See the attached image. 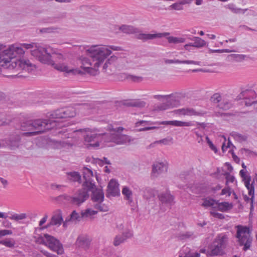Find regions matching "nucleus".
<instances>
[{"mask_svg": "<svg viewBox=\"0 0 257 257\" xmlns=\"http://www.w3.org/2000/svg\"><path fill=\"white\" fill-rule=\"evenodd\" d=\"M90 240L86 235H80L78 236L76 241V245L85 250L89 248L90 245Z\"/></svg>", "mask_w": 257, "mask_h": 257, "instance_id": "14", "label": "nucleus"}, {"mask_svg": "<svg viewBox=\"0 0 257 257\" xmlns=\"http://www.w3.org/2000/svg\"><path fill=\"white\" fill-rule=\"evenodd\" d=\"M108 129L113 132V133L110 135V142H114L117 144H123L127 141V136L120 133L123 130V127L119 126L114 128L112 125H109L108 126Z\"/></svg>", "mask_w": 257, "mask_h": 257, "instance_id": "6", "label": "nucleus"}, {"mask_svg": "<svg viewBox=\"0 0 257 257\" xmlns=\"http://www.w3.org/2000/svg\"><path fill=\"white\" fill-rule=\"evenodd\" d=\"M144 197L146 199H149L155 196L157 191L150 187H146L144 191Z\"/></svg>", "mask_w": 257, "mask_h": 257, "instance_id": "26", "label": "nucleus"}, {"mask_svg": "<svg viewBox=\"0 0 257 257\" xmlns=\"http://www.w3.org/2000/svg\"><path fill=\"white\" fill-rule=\"evenodd\" d=\"M217 202L216 203L217 206H214V208H217L219 211H226L231 207V206H230L228 202H223L219 203L218 201H217Z\"/></svg>", "mask_w": 257, "mask_h": 257, "instance_id": "27", "label": "nucleus"}, {"mask_svg": "<svg viewBox=\"0 0 257 257\" xmlns=\"http://www.w3.org/2000/svg\"><path fill=\"white\" fill-rule=\"evenodd\" d=\"M146 102L144 101H134V107H144L146 105Z\"/></svg>", "mask_w": 257, "mask_h": 257, "instance_id": "54", "label": "nucleus"}, {"mask_svg": "<svg viewBox=\"0 0 257 257\" xmlns=\"http://www.w3.org/2000/svg\"><path fill=\"white\" fill-rule=\"evenodd\" d=\"M160 201L162 204L171 206L173 204L174 197L169 192L163 193L158 196Z\"/></svg>", "mask_w": 257, "mask_h": 257, "instance_id": "18", "label": "nucleus"}, {"mask_svg": "<svg viewBox=\"0 0 257 257\" xmlns=\"http://www.w3.org/2000/svg\"><path fill=\"white\" fill-rule=\"evenodd\" d=\"M189 1H180L170 5L168 10H181L183 9V6L185 4H189Z\"/></svg>", "mask_w": 257, "mask_h": 257, "instance_id": "30", "label": "nucleus"}, {"mask_svg": "<svg viewBox=\"0 0 257 257\" xmlns=\"http://www.w3.org/2000/svg\"><path fill=\"white\" fill-rule=\"evenodd\" d=\"M233 59L237 62H241L243 61L247 56L243 54H233L230 55Z\"/></svg>", "mask_w": 257, "mask_h": 257, "instance_id": "45", "label": "nucleus"}, {"mask_svg": "<svg viewBox=\"0 0 257 257\" xmlns=\"http://www.w3.org/2000/svg\"><path fill=\"white\" fill-rule=\"evenodd\" d=\"M196 237L193 232L186 231L178 234L177 237L180 240H187L190 239H194Z\"/></svg>", "mask_w": 257, "mask_h": 257, "instance_id": "25", "label": "nucleus"}, {"mask_svg": "<svg viewBox=\"0 0 257 257\" xmlns=\"http://www.w3.org/2000/svg\"><path fill=\"white\" fill-rule=\"evenodd\" d=\"M67 179L72 182H77L80 184L81 183V176L78 172L73 171L67 172Z\"/></svg>", "mask_w": 257, "mask_h": 257, "instance_id": "23", "label": "nucleus"}, {"mask_svg": "<svg viewBox=\"0 0 257 257\" xmlns=\"http://www.w3.org/2000/svg\"><path fill=\"white\" fill-rule=\"evenodd\" d=\"M226 8L229 9L232 12L235 14L243 13L244 14L247 9H240L236 8L233 4H230L225 7Z\"/></svg>", "mask_w": 257, "mask_h": 257, "instance_id": "32", "label": "nucleus"}, {"mask_svg": "<svg viewBox=\"0 0 257 257\" xmlns=\"http://www.w3.org/2000/svg\"><path fill=\"white\" fill-rule=\"evenodd\" d=\"M63 220L62 211L60 209H58L56 211L54 214L52 216L50 222L42 228H47L51 225L59 226L61 224Z\"/></svg>", "mask_w": 257, "mask_h": 257, "instance_id": "12", "label": "nucleus"}, {"mask_svg": "<svg viewBox=\"0 0 257 257\" xmlns=\"http://www.w3.org/2000/svg\"><path fill=\"white\" fill-rule=\"evenodd\" d=\"M228 241V237L225 234H218L210 245L209 250L207 252V256H215L222 255L224 253Z\"/></svg>", "mask_w": 257, "mask_h": 257, "instance_id": "4", "label": "nucleus"}, {"mask_svg": "<svg viewBox=\"0 0 257 257\" xmlns=\"http://www.w3.org/2000/svg\"><path fill=\"white\" fill-rule=\"evenodd\" d=\"M216 203H217V200H214L212 198H209L208 199L207 198H205V199H204V201H203V203L201 204V205L205 207H211V206L212 207L215 204H216Z\"/></svg>", "mask_w": 257, "mask_h": 257, "instance_id": "39", "label": "nucleus"}, {"mask_svg": "<svg viewBox=\"0 0 257 257\" xmlns=\"http://www.w3.org/2000/svg\"><path fill=\"white\" fill-rule=\"evenodd\" d=\"M36 242L40 244L44 245L45 246H47V240H46V238H45L44 236H39L37 238Z\"/></svg>", "mask_w": 257, "mask_h": 257, "instance_id": "53", "label": "nucleus"}, {"mask_svg": "<svg viewBox=\"0 0 257 257\" xmlns=\"http://www.w3.org/2000/svg\"><path fill=\"white\" fill-rule=\"evenodd\" d=\"M128 75H129V74L125 73H120L119 75V79H120L121 80H125V79L128 80Z\"/></svg>", "mask_w": 257, "mask_h": 257, "instance_id": "62", "label": "nucleus"}, {"mask_svg": "<svg viewBox=\"0 0 257 257\" xmlns=\"http://www.w3.org/2000/svg\"><path fill=\"white\" fill-rule=\"evenodd\" d=\"M251 243V239H247V240L245 241V243L243 244L244 245V247L243 248V250L246 251V250L249 249Z\"/></svg>", "mask_w": 257, "mask_h": 257, "instance_id": "57", "label": "nucleus"}, {"mask_svg": "<svg viewBox=\"0 0 257 257\" xmlns=\"http://www.w3.org/2000/svg\"><path fill=\"white\" fill-rule=\"evenodd\" d=\"M210 101L213 103H219L222 100V97L219 93H214L211 97Z\"/></svg>", "mask_w": 257, "mask_h": 257, "instance_id": "43", "label": "nucleus"}, {"mask_svg": "<svg viewBox=\"0 0 257 257\" xmlns=\"http://www.w3.org/2000/svg\"><path fill=\"white\" fill-rule=\"evenodd\" d=\"M120 195V190L119 189V184L114 180L111 179L109 182L106 190V196L107 197L110 196L115 197Z\"/></svg>", "mask_w": 257, "mask_h": 257, "instance_id": "10", "label": "nucleus"}, {"mask_svg": "<svg viewBox=\"0 0 257 257\" xmlns=\"http://www.w3.org/2000/svg\"><path fill=\"white\" fill-rule=\"evenodd\" d=\"M182 114L188 115H196L202 116L207 113L206 111L200 110L196 111L192 108H183L178 110Z\"/></svg>", "mask_w": 257, "mask_h": 257, "instance_id": "19", "label": "nucleus"}, {"mask_svg": "<svg viewBox=\"0 0 257 257\" xmlns=\"http://www.w3.org/2000/svg\"><path fill=\"white\" fill-rule=\"evenodd\" d=\"M122 193L125 196V199L128 200L130 202H132L133 201V193L128 187L126 186L124 187L122 190Z\"/></svg>", "mask_w": 257, "mask_h": 257, "instance_id": "31", "label": "nucleus"}, {"mask_svg": "<svg viewBox=\"0 0 257 257\" xmlns=\"http://www.w3.org/2000/svg\"><path fill=\"white\" fill-rule=\"evenodd\" d=\"M209 148L213 151L215 153H216L217 152V149L216 147L213 144L212 142L211 141H208V143H207Z\"/></svg>", "mask_w": 257, "mask_h": 257, "instance_id": "63", "label": "nucleus"}, {"mask_svg": "<svg viewBox=\"0 0 257 257\" xmlns=\"http://www.w3.org/2000/svg\"><path fill=\"white\" fill-rule=\"evenodd\" d=\"M76 115L74 108L63 107L47 113L48 119H37L24 122L21 129L24 131H31L24 133L26 136H33L50 130L56 126L55 119L73 117Z\"/></svg>", "mask_w": 257, "mask_h": 257, "instance_id": "2", "label": "nucleus"}, {"mask_svg": "<svg viewBox=\"0 0 257 257\" xmlns=\"http://www.w3.org/2000/svg\"><path fill=\"white\" fill-rule=\"evenodd\" d=\"M100 134H88L84 136L85 144L88 149L96 148L99 146V140L101 138Z\"/></svg>", "mask_w": 257, "mask_h": 257, "instance_id": "9", "label": "nucleus"}, {"mask_svg": "<svg viewBox=\"0 0 257 257\" xmlns=\"http://www.w3.org/2000/svg\"><path fill=\"white\" fill-rule=\"evenodd\" d=\"M136 38L137 39L141 40L144 42L147 41V34L141 33L139 30V32L136 35Z\"/></svg>", "mask_w": 257, "mask_h": 257, "instance_id": "48", "label": "nucleus"}, {"mask_svg": "<svg viewBox=\"0 0 257 257\" xmlns=\"http://www.w3.org/2000/svg\"><path fill=\"white\" fill-rule=\"evenodd\" d=\"M243 93L245 100L244 103L246 106H250L252 104H257V101H250V99H253L256 97V94L254 90H246Z\"/></svg>", "mask_w": 257, "mask_h": 257, "instance_id": "16", "label": "nucleus"}, {"mask_svg": "<svg viewBox=\"0 0 257 257\" xmlns=\"http://www.w3.org/2000/svg\"><path fill=\"white\" fill-rule=\"evenodd\" d=\"M210 53H230L232 52H234L235 51L230 50L228 49H217V50H213V49H210L209 50Z\"/></svg>", "mask_w": 257, "mask_h": 257, "instance_id": "50", "label": "nucleus"}, {"mask_svg": "<svg viewBox=\"0 0 257 257\" xmlns=\"http://www.w3.org/2000/svg\"><path fill=\"white\" fill-rule=\"evenodd\" d=\"M239 174L241 177L242 178L243 181L244 182V185L248 191V195L249 196H251L252 198H254V181H253L251 184L250 183L251 177L250 176H246L243 170H241L240 171Z\"/></svg>", "mask_w": 257, "mask_h": 257, "instance_id": "11", "label": "nucleus"}, {"mask_svg": "<svg viewBox=\"0 0 257 257\" xmlns=\"http://www.w3.org/2000/svg\"><path fill=\"white\" fill-rule=\"evenodd\" d=\"M47 240V246L52 250L55 251L58 254H62L64 252L63 245L60 241L47 233L44 234Z\"/></svg>", "mask_w": 257, "mask_h": 257, "instance_id": "7", "label": "nucleus"}, {"mask_svg": "<svg viewBox=\"0 0 257 257\" xmlns=\"http://www.w3.org/2000/svg\"><path fill=\"white\" fill-rule=\"evenodd\" d=\"M180 63L187 64H195L197 65H200V62L199 61H195L193 60H180Z\"/></svg>", "mask_w": 257, "mask_h": 257, "instance_id": "52", "label": "nucleus"}, {"mask_svg": "<svg viewBox=\"0 0 257 257\" xmlns=\"http://www.w3.org/2000/svg\"><path fill=\"white\" fill-rule=\"evenodd\" d=\"M200 255L199 252H195L190 254H187L184 255L185 257H200Z\"/></svg>", "mask_w": 257, "mask_h": 257, "instance_id": "64", "label": "nucleus"}, {"mask_svg": "<svg viewBox=\"0 0 257 257\" xmlns=\"http://www.w3.org/2000/svg\"><path fill=\"white\" fill-rule=\"evenodd\" d=\"M225 194H227L228 196H230L231 191L229 187L224 188L222 190L221 195H223Z\"/></svg>", "mask_w": 257, "mask_h": 257, "instance_id": "60", "label": "nucleus"}, {"mask_svg": "<svg viewBox=\"0 0 257 257\" xmlns=\"http://www.w3.org/2000/svg\"><path fill=\"white\" fill-rule=\"evenodd\" d=\"M232 136L238 142H242L246 141L247 137L245 135H242L237 133L233 132Z\"/></svg>", "mask_w": 257, "mask_h": 257, "instance_id": "40", "label": "nucleus"}, {"mask_svg": "<svg viewBox=\"0 0 257 257\" xmlns=\"http://www.w3.org/2000/svg\"><path fill=\"white\" fill-rule=\"evenodd\" d=\"M119 30L127 34H137L139 32V29L130 25H123L119 27Z\"/></svg>", "mask_w": 257, "mask_h": 257, "instance_id": "21", "label": "nucleus"}, {"mask_svg": "<svg viewBox=\"0 0 257 257\" xmlns=\"http://www.w3.org/2000/svg\"><path fill=\"white\" fill-rule=\"evenodd\" d=\"M13 233V232L11 230H0V238L2 237L7 235H11Z\"/></svg>", "mask_w": 257, "mask_h": 257, "instance_id": "55", "label": "nucleus"}, {"mask_svg": "<svg viewBox=\"0 0 257 257\" xmlns=\"http://www.w3.org/2000/svg\"><path fill=\"white\" fill-rule=\"evenodd\" d=\"M249 228L246 226H242L241 225L237 226V230L236 232V237H239L240 236H242L241 234L245 233H249Z\"/></svg>", "mask_w": 257, "mask_h": 257, "instance_id": "37", "label": "nucleus"}, {"mask_svg": "<svg viewBox=\"0 0 257 257\" xmlns=\"http://www.w3.org/2000/svg\"><path fill=\"white\" fill-rule=\"evenodd\" d=\"M21 138L19 135L11 136L8 141V145L12 149L18 148L20 143Z\"/></svg>", "mask_w": 257, "mask_h": 257, "instance_id": "22", "label": "nucleus"}, {"mask_svg": "<svg viewBox=\"0 0 257 257\" xmlns=\"http://www.w3.org/2000/svg\"><path fill=\"white\" fill-rule=\"evenodd\" d=\"M56 28L53 27L45 28L40 30L41 33H50L53 32Z\"/></svg>", "mask_w": 257, "mask_h": 257, "instance_id": "58", "label": "nucleus"}, {"mask_svg": "<svg viewBox=\"0 0 257 257\" xmlns=\"http://www.w3.org/2000/svg\"><path fill=\"white\" fill-rule=\"evenodd\" d=\"M217 106L223 110H227L232 107V104L228 100H223L220 103L218 104Z\"/></svg>", "mask_w": 257, "mask_h": 257, "instance_id": "33", "label": "nucleus"}, {"mask_svg": "<svg viewBox=\"0 0 257 257\" xmlns=\"http://www.w3.org/2000/svg\"><path fill=\"white\" fill-rule=\"evenodd\" d=\"M237 238L238 239L239 244L241 246L243 245V244L245 243V241L247 240V239H249L247 235H243L242 236H240Z\"/></svg>", "mask_w": 257, "mask_h": 257, "instance_id": "51", "label": "nucleus"}, {"mask_svg": "<svg viewBox=\"0 0 257 257\" xmlns=\"http://www.w3.org/2000/svg\"><path fill=\"white\" fill-rule=\"evenodd\" d=\"M121 235L124 239L126 240L127 239L130 238L133 236V231L128 229L123 232Z\"/></svg>", "mask_w": 257, "mask_h": 257, "instance_id": "49", "label": "nucleus"}, {"mask_svg": "<svg viewBox=\"0 0 257 257\" xmlns=\"http://www.w3.org/2000/svg\"><path fill=\"white\" fill-rule=\"evenodd\" d=\"M191 41H193V43H191L192 47L196 48H201L206 45V42L198 37H192V38H188Z\"/></svg>", "mask_w": 257, "mask_h": 257, "instance_id": "24", "label": "nucleus"}, {"mask_svg": "<svg viewBox=\"0 0 257 257\" xmlns=\"http://www.w3.org/2000/svg\"><path fill=\"white\" fill-rule=\"evenodd\" d=\"M125 240L121 234H118L115 236L113 240V245L117 246L120 245L121 243H123Z\"/></svg>", "mask_w": 257, "mask_h": 257, "instance_id": "42", "label": "nucleus"}, {"mask_svg": "<svg viewBox=\"0 0 257 257\" xmlns=\"http://www.w3.org/2000/svg\"><path fill=\"white\" fill-rule=\"evenodd\" d=\"M53 143L58 148L66 147L67 146H72V144L69 142L65 141L52 140Z\"/></svg>", "mask_w": 257, "mask_h": 257, "instance_id": "36", "label": "nucleus"}, {"mask_svg": "<svg viewBox=\"0 0 257 257\" xmlns=\"http://www.w3.org/2000/svg\"><path fill=\"white\" fill-rule=\"evenodd\" d=\"M30 44L34 45V47L31 48L33 49L31 50L32 55L40 62L52 65L55 69L72 75H83L86 73L93 76L96 75L97 73V68L112 53L111 51L106 46L100 47L98 45H92L89 48L86 50V52L87 55L91 58L93 61H96L93 64L94 68L82 66L81 67L82 70L69 69L68 66L64 63H55L51 59L52 56L46 48L38 46L35 43Z\"/></svg>", "mask_w": 257, "mask_h": 257, "instance_id": "1", "label": "nucleus"}, {"mask_svg": "<svg viewBox=\"0 0 257 257\" xmlns=\"http://www.w3.org/2000/svg\"><path fill=\"white\" fill-rule=\"evenodd\" d=\"M155 143H158V144L161 143V144H163L165 145H169L173 143V138L171 137H168V138L160 140L159 141H155Z\"/></svg>", "mask_w": 257, "mask_h": 257, "instance_id": "44", "label": "nucleus"}, {"mask_svg": "<svg viewBox=\"0 0 257 257\" xmlns=\"http://www.w3.org/2000/svg\"><path fill=\"white\" fill-rule=\"evenodd\" d=\"M0 244L8 247H13L15 244V241L12 238H7L5 240H0Z\"/></svg>", "mask_w": 257, "mask_h": 257, "instance_id": "38", "label": "nucleus"}, {"mask_svg": "<svg viewBox=\"0 0 257 257\" xmlns=\"http://www.w3.org/2000/svg\"><path fill=\"white\" fill-rule=\"evenodd\" d=\"M167 167L164 162H156L152 168V175L157 177L158 175L167 171Z\"/></svg>", "mask_w": 257, "mask_h": 257, "instance_id": "15", "label": "nucleus"}, {"mask_svg": "<svg viewBox=\"0 0 257 257\" xmlns=\"http://www.w3.org/2000/svg\"><path fill=\"white\" fill-rule=\"evenodd\" d=\"M163 124H169L176 126H189L194 125L192 121H182L180 120L164 121L162 122Z\"/></svg>", "mask_w": 257, "mask_h": 257, "instance_id": "20", "label": "nucleus"}, {"mask_svg": "<svg viewBox=\"0 0 257 257\" xmlns=\"http://www.w3.org/2000/svg\"><path fill=\"white\" fill-rule=\"evenodd\" d=\"M226 184H227L228 182L232 183L234 182L235 180V178L234 176H231L229 173H226Z\"/></svg>", "mask_w": 257, "mask_h": 257, "instance_id": "56", "label": "nucleus"}, {"mask_svg": "<svg viewBox=\"0 0 257 257\" xmlns=\"http://www.w3.org/2000/svg\"><path fill=\"white\" fill-rule=\"evenodd\" d=\"M128 80L135 82H139L143 80V77L141 76H137L134 75L129 74Z\"/></svg>", "mask_w": 257, "mask_h": 257, "instance_id": "47", "label": "nucleus"}, {"mask_svg": "<svg viewBox=\"0 0 257 257\" xmlns=\"http://www.w3.org/2000/svg\"><path fill=\"white\" fill-rule=\"evenodd\" d=\"M92 194L91 196V200L94 203L97 202H103L104 199V194L102 188H96L95 186L94 189L91 190Z\"/></svg>", "mask_w": 257, "mask_h": 257, "instance_id": "13", "label": "nucleus"}, {"mask_svg": "<svg viewBox=\"0 0 257 257\" xmlns=\"http://www.w3.org/2000/svg\"><path fill=\"white\" fill-rule=\"evenodd\" d=\"M33 47V44H15L6 50L0 51V67L10 70L22 69L31 72L35 69V65L29 60L22 59L21 57L25 53L24 49H30Z\"/></svg>", "mask_w": 257, "mask_h": 257, "instance_id": "3", "label": "nucleus"}, {"mask_svg": "<svg viewBox=\"0 0 257 257\" xmlns=\"http://www.w3.org/2000/svg\"><path fill=\"white\" fill-rule=\"evenodd\" d=\"M169 35L170 33L168 32L159 33L156 34H147V41L157 38H161L167 36H169Z\"/></svg>", "mask_w": 257, "mask_h": 257, "instance_id": "34", "label": "nucleus"}, {"mask_svg": "<svg viewBox=\"0 0 257 257\" xmlns=\"http://www.w3.org/2000/svg\"><path fill=\"white\" fill-rule=\"evenodd\" d=\"M179 105L180 102L178 100L171 98L170 100H168L166 102L161 104L157 107L159 110H165L171 107H176Z\"/></svg>", "mask_w": 257, "mask_h": 257, "instance_id": "17", "label": "nucleus"}, {"mask_svg": "<svg viewBox=\"0 0 257 257\" xmlns=\"http://www.w3.org/2000/svg\"><path fill=\"white\" fill-rule=\"evenodd\" d=\"M94 208L101 212H106L108 211V207L103 203V202H97L94 204Z\"/></svg>", "mask_w": 257, "mask_h": 257, "instance_id": "35", "label": "nucleus"}, {"mask_svg": "<svg viewBox=\"0 0 257 257\" xmlns=\"http://www.w3.org/2000/svg\"><path fill=\"white\" fill-rule=\"evenodd\" d=\"M83 217L80 215L75 210H73L70 215L66 218V221H80Z\"/></svg>", "mask_w": 257, "mask_h": 257, "instance_id": "28", "label": "nucleus"}, {"mask_svg": "<svg viewBox=\"0 0 257 257\" xmlns=\"http://www.w3.org/2000/svg\"><path fill=\"white\" fill-rule=\"evenodd\" d=\"M89 197L88 190L87 187H82L77 190L73 196L66 194L60 195L58 197L70 202L71 204L80 206Z\"/></svg>", "mask_w": 257, "mask_h": 257, "instance_id": "5", "label": "nucleus"}, {"mask_svg": "<svg viewBox=\"0 0 257 257\" xmlns=\"http://www.w3.org/2000/svg\"><path fill=\"white\" fill-rule=\"evenodd\" d=\"M212 215L216 218L218 219H222L224 218V216L223 214L217 212H210Z\"/></svg>", "mask_w": 257, "mask_h": 257, "instance_id": "59", "label": "nucleus"}, {"mask_svg": "<svg viewBox=\"0 0 257 257\" xmlns=\"http://www.w3.org/2000/svg\"><path fill=\"white\" fill-rule=\"evenodd\" d=\"M167 39L169 44H177L184 43L186 39L183 37H176L173 36H169Z\"/></svg>", "mask_w": 257, "mask_h": 257, "instance_id": "29", "label": "nucleus"}, {"mask_svg": "<svg viewBox=\"0 0 257 257\" xmlns=\"http://www.w3.org/2000/svg\"><path fill=\"white\" fill-rule=\"evenodd\" d=\"M97 211L93 210L90 208L86 209L84 211H81L82 216L84 217H87L92 215H95L97 213Z\"/></svg>", "mask_w": 257, "mask_h": 257, "instance_id": "41", "label": "nucleus"}, {"mask_svg": "<svg viewBox=\"0 0 257 257\" xmlns=\"http://www.w3.org/2000/svg\"><path fill=\"white\" fill-rule=\"evenodd\" d=\"M165 63L166 64L180 63V60H178V59H174V60L166 59L165 60Z\"/></svg>", "mask_w": 257, "mask_h": 257, "instance_id": "61", "label": "nucleus"}, {"mask_svg": "<svg viewBox=\"0 0 257 257\" xmlns=\"http://www.w3.org/2000/svg\"><path fill=\"white\" fill-rule=\"evenodd\" d=\"M27 217L26 214L25 213H21L20 214H15L11 216H10V218L12 220H15L16 221L19 220H22L25 219Z\"/></svg>", "mask_w": 257, "mask_h": 257, "instance_id": "46", "label": "nucleus"}, {"mask_svg": "<svg viewBox=\"0 0 257 257\" xmlns=\"http://www.w3.org/2000/svg\"><path fill=\"white\" fill-rule=\"evenodd\" d=\"M83 178L85 180L82 184V187H87L88 190H91L95 187V183L92 177L93 174L92 171L86 167L82 169Z\"/></svg>", "mask_w": 257, "mask_h": 257, "instance_id": "8", "label": "nucleus"}]
</instances>
